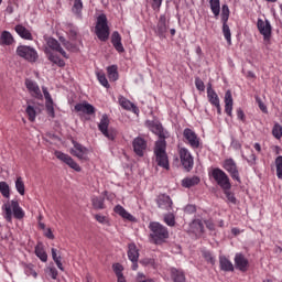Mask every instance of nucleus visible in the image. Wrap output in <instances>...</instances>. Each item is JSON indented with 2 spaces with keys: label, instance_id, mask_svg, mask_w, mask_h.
Returning a JSON list of instances; mask_svg holds the SVG:
<instances>
[{
  "label": "nucleus",
  "instance_id": "1",
  "mask_svg": "<svg viewBox=\"0 0 282 282\" xmlns=\"http://www.w3.org/2000/svg\"><path fill=\"white\" fill-rule=\"evenodd\" d=\"M2 213L6 221L12 224V215L14 219H23L25 217V210L19 205V200H10L2 205Z\"/></svg>",
  "mask_w": 282,
  "mask_h": 282
},
{
  "label": "nucleus",
  "instance_id": "2",
  "mask_svg": "<svg viewBox=\"0 0 282 282\" xmlns=\"http://www.w3.org/2000/svg\"><path fill=\"white\" fill-rule=\"evenodd\" d=\"M154 155L158 166L169 171V155L166 154V140H158L154 145Z\"/></svg>",
  "mask_w": 282,
  "mask_h": 282
},
{
  "label": "nucleus",
  "instance_id": "3",
  "mask_svg": "<svg viewBox=\"0 0 282 282\" xmlns=\"http://www.w3.org/2000/svg\"><path fill=\"white\" fill-rule=\"evenodd\" d=\"M151 234L150 237L154 243H164L165 239H169V229L160 223H151L149 226Z\"/></svg>",
  "mask_w": 282,
  "mask_h": 282
},
{
  "label": "nucleus",
  "instance_id": "4",
  "mask_svg": "<svg viewBox=\"0 0 282 282\" xmlns=\"http://www.w3.org/2000/svg\"><path fill=\"white\" fill-rule=\"evenodd\" d=\"M95 34L99 39V41L105 42L109 40V24L107 21V15L105 13H101L97 18Z\"/></svg>",
  "mask_w": 282,
  "mask_h": 282
},
{
  "label": "nucleus",
  "instance_id": "5",
  "mask_svg": "<svg viewBox=\"0 0 282 282\" xmlns=\"http://www.w3.org/2000/svg\"><path fill=\"white\" fill-rule=\"evenodd\" d=\"M17 56L28 61V63H36L39 61V52L36 48L28 45H19L15 50Z\"/></svg>",
  "mask_w": 282,
  "mask_h": 282
},
{
  "label": "nucleus",
  "instance_id": "6",
  "mask_svg": "<svg viewBox=\"0 0 282 282\" xmlns=\"http://www.w3.org/2000/svg\"><path fill=\"white\" fill-rule=\"evenodd\" d=\"M210 175L223 191H230V188H232L230 177H228V174H226L224 170L219 167L213 169Z\"/></svg>",
  "mask_w": 282,
  "mask_h": 282
},
{
  "label": "nucleus",
  "instance_id": "7",
  "mask_svg": "<svg viewBox=\"0 0 282 282\" xmlns=\"http://www.w3.org/2000/svg\"><path fill=\"white\" fill-rule=\"evenodd\" d=\"M258 32L263 36L264 45H271L272 43V24L270 20L258 19L257 22Z\"/></svg>",
  "mask_w": 282,
  "mask_h": 282
},
{
  "label": "nucleus",
  "instance_id": "8",
  "mask_svg": "<svg viewBox=\"0 0 282 282\" xmlns=\"http://www.w3.org/2000/svg\"><path fill=\"white\" fill-rule=\"evenodd\" d=\"M220 17L224 37L228 45H232V33L230 32V26L228 25V20L230 19V9L228 8V4L223 6Z\"/></svg>",
  "mask_w": 282,
  "mask_h": 282
},
{
  "label": "nucleus",
  "instance_id": "9",
  "mask_svg": "<svg viewBox=\"0 0 282 282\" xmlns=\"http://www.w3.org/2000/svg\"><path fill=\"white\" fill-rule=\"evenodd\" d=\"M178 158L183 169L187 173H191V171H193V166H195V159L193 158L191 150H188V148H178Z\"/></svg>",
  "mask_w": 282,
  "mask_h": 282
},
{
  "label": "nucleus",
  "instance_id": "10",
  "mask_svg": "<svg viewBox=\"0 0 282 282\" xmlns=\"http://www.w3.org/2000/svg\"><path fill=\"white\" fill-rule=\"evenodd\" d=\"M145 127L149 129V131L153 132L154 135H159V140H166L171 138V133H169V131L165 130L162 123L159 121L147 120Z\"/></svg>",
  "mask_w": 282,
  "mask_h": 282
},
{
  "label": "nucleus",
  "instance_id": "11",
  "mask_svg": "<svg viewBox=\"0 0 282 282\" xmlns=\"http://www.w3.org/2000/svg\"><path fill=\"white\" fill-rule=\"evenodd\" d=\"M223 169L229 173L231 180L235 182H238V184H241V176L239 174V166H237V162L234 161V159H226L223 162Z\"/></svg>",
  "mask_w": 282,
  "mask_h": 282
},
{
  "label": "nucleus",
  "instance_id": "12",
  "mask_svg": "<svg viewBox=\"0 0 282 282\" xmlns=\"http://www.w3.org/2000/svg\"><path fill=\"white\" fill-rule=\"evenodd\" d=\"M183 137L186 140V144L191 147L194 151L202 149V139L193 131L191 128H185L183 131Z\"/></svg>",
  "mask_w": 282,
  "mask_h": 282
},
{
  "label": "nucleus",
  "instance_id": "13",
  "mask_svg": "<svg viewBox=\"0 0 282 282\" xmlns=\"http://www.w3.org/2000/svg\"><path fill=\"white\" fill-rule=\"evenodd\" d=\"M98 129L105 138H108L111 141L116 140V130H109V116L102 115L100 122L98 123Z\"/></svg>",
  "mask_w": 282,
  "mask_h": 282
},
{
  "label": "nucleus",
  "instance_id": "14",
  "mask_svg": "<svg viewBox=\"0 0 282 282\" xmlns=\"http://www.w3.org/2000/svg\"><path fill=\"white\" fill-rule=\"evenodd\" d=\"M54 155L55 158H57V160H59L61 162H64V164H67L69 169H73L77 173H80L82 171L80 165H78V163H76V161H74V159L69 156V154L63 153L62 151L57 150L54 152Z\"/></svg>",
  "mask_w": 282,
  "mask_h": 282
},
{
  "label": "nucleus",
  "instance_id": "15",
  "mask_svg": "<svg viewBox=\"0 0 282 282\" xmlns=\"http://www.w3.org/2000/svg\"><path fill=\"white\" fill-rule=\"evenodd\" d=\"M47 47L45 50H50L51 52H58L64 58H69V55H67V52L63 50V46H61V43L57 42L54 37H48L46 40Z\"/></svg>",
  "mask_w": 282,
  "mask_h": 282
},
{
  "label": "nucleus",
  "instance_id": "16",
  "mask_svg": "<svg viewBox=\"0 0 282 282\" xmlns=\"http://www.w3.org/2000/svg\"><path fill=\"white\" fill-rule=\"evenodd\" d=\"M74 148L70 150V154L75 158H78V160H87V154L89 153V150L85 148V145L73 141Z\"/></svg>",
  "mask_w": 282,
  "mask_h": 282
},
{
  "label": "nucleus",
  "instance_id": "17",
  "mask_svg": "<svg viewBox=\"0 0 282 282\" xmlns=\"http://www.w3.org/2000/svg\"><path fill=\"white\" fill-rule=\"evenodd\" d=\"M156 205H158V208H161V210H172L173 199H171V196L166 194H160L156 197Z\"/></svg>",
  "mask_w": 282,
  "mask_h": 282
},
{
  "label": "nucleus",
  "instance_id": "18",
  "mask_svg": "<svg viewBox=\"0 0 282 282\" xmlns=\"http://www.w3.org/2000/svg\"><path fill=\"white\" fill-rule=\"evenodd\" d=\"M25 87L33 98H36L37 100H43V94L41 93V88L39 87V84H36V82H33L32 79H26Z\"/></svg>",
  "mask_w": 282,
  "mask_h": 282
},
{
  "label": "nucleus",
  "instance_id": "19",
  "mask_svg": "<svg viewBox=\"0 0 282 282\" xmlns=\"http://www.w3.org/2000/svg\"><path fill=\"white\" fill-rule=\"evenodd\" d=\"M132 147L135 155L143 158L144 151H147V140L142 139V137H137L132 142Z\"/></svg>",
  "mask_w": 282,
  "mask_h": 282
},
{
  "label": "nucleus",
  "instance_id": "20",
  "mask_svg": "<svg viewBox=\"0 0 282 282\" xmlns=\"http://www.w3.org/2000/svg\"><path fill=\"white\" fill-rule=\"evenodd\" d=\"M234 261L237 270L240 272H248L250 262L247 260L246 256L242 253H236Z\"/></svg>",
  "mask_w": 282,
  "mask_h": 282
},
{
  "label": "nucleus",
  "instance_id": "21",
  "mask_svg": "<svg viewBox=\"0 0 282 282\" xmlns=\"http://www.w3.org/2000/svg\"><path fill=\"white\" fill-rule=\"evenodd\" d=\"M44 54L46 55L47 61L53 63V65H57V67H65V59L61 58L57 54L52 52L50 48H45Z\"/></svg>",
  "mask_w": 282,
  "mask_h": 282
},
{
  "label": "nucleus",
  "instance_id": "22",
  "mask_svg": "<svg viewBox=\"0 0 282 282\" xmlns=\"http://www.w3.org/2000/svg\"><path fill=\"white\" fill-rule=\"evenodd\" d=\"M75 111H77V113H86V116H94L96 108L91 104L82 102L75 105Z\"/></svg>",
  "mask_w": 282,
  "mask_h": 282
},
{
  "label": "nucleus",
  "instance_id": "23",
  "mask_svg": "<svg viewBox=\"0 0 282 282\" xmlns=\"http://www.w3.org/2000/svg\"><path fill=\"white\" fill-rule=\"evenodd\" d=\"M111 44L119 54H122L124 52V46L122 45V36L118 31H115L112 33Z\"/></svg>",
  "mask_w": 282,
  "mask_h": 282
},
{
  "label": "nucleus",
  "instance_id": "24",
  "mask_svg": "<svg viewBox=\"0 0 282 282\" xmlns=\"http://www.w3.org/2000/svg\"><path fill=\"white\" fill-rule=\"evenodd\" d=\"M189 228L192 232H194V235H197L198 237H202V235L206 232V229L204 228V221H202V219H194L191 223Z\"/></svg>",
  "mask_w": 282,
  "mask_h": 282
},
{
  "label": "nucleus",
  "instance_id": "25",
  "mask_svg": "<svg viewBox=\"0 0 282 282\" xmlns=\"http://www.w3.org/2000/svg\"><path fill=\"white\" fill-rule=\"evenodd\" d=\"M219 265L223 272H235V265L226 256H219Z\"/></svg>",
  "mask_w": 282,
  "mask_h": 282
},
{
  "label": "nucleus",
  "instance_id": "26",
  "mask_svg": "<svg viewBox=\"0 0 282 282\" xmlns=\"http://www.w3.org/2000/svg\"><path fill=\"white\" fill-rule=\"evenodd\" d=\"M159 36H164L169 32V25H166V15H161L156 25Z\"/></svg>",
  "mask_w": 282,
  "mask_h": 282
},
{
  "label": "nucleus",
  "instance_id": "27",
  "mask_svg": "<svg viewBox=\"0 0 282 282\" xmlns=\"http://www.w3.org/2000/svg\"><path fill=\"white\" fill-rule=\"evenodd\" d=\"M128 259L130 261H138V259H140V251L138 250L135 243L128 245Z\"/></svg>",
  "mask_w": 282,
  "mask_h": 282
},
{
  "label": "nucleus",
  "instance_id": "28",
  "mask_svg": "<svg viewBox=\"0 0 282 282\" xmlns=\"http://www.w3.org/2000/svg\"><path fill=\"white\" fill-rule=\"evenodd\" d=\"M15 32L19 34V36H21V39H24L25 41H32V33L25 26L18 24L15 26Z\"/></svg>",
  "mask_w": 282,
  "mask_h": 282
},
{
  "label": "nucleus",
  "instance_id": "29",
  "mask_svg": "<svg viewBox=\"0 0 282 282\" xmlns=\"http://www.w3.org/2000/svg\"><path fill=\"white\" fill-rule=\"evenodd\" d=\"M171 278L174 282H186V275L184 274V271L176 268L171 269Z\"/></svg>",
  "mask_w": 282,
  "mask_h": 282
},
{
  "label": "nucleus",
  "instance_id": "30",
  "mask_svg": "<svg viewBox=\"0 0 282 282\" xmlns=\"http://www.w3.org/2000/svg\"><path fill=\"white\" fill-rule=\"evenodd\" d=\"M207 98H208V101L210 102V105H213V107L215 105L220 104L219 96L217 95L215 89H213V86H210V85L207 87Z\"/></svg>",
  "mask_w": 282,
  "mask_h": 282
},
{
  "label": "nucleus",
  "instance_id": "31",
  "mask_svg": "<svg viewBox=\"0 0 282 282\" xmlns=\"http://www.w3.org/2000/svg\"><path fill=\"white\" fill-rule=\"evenodd\" d=\"M35 256L42 261L43 263H47V252H45V248H43V243H37L35 246Z\"/></svg>",
  "mask_w": 282,
  "mask_h": 282
},
{
  "label": "nucleus",
  "instance_id": "32",
  "mask_svg": "<svg viewBox=\"0 0 282 282\" xmlns=\"http://www.w3.org/2000/svg\"><path fill=\"white\" fill-rule=\"evenodd\" d=\"M199 182H200L199 176L186 177V178H183L182 186L184 188H193V186H197Z\"/></svg>",
  "mask_w": 282,
  "mask_h": 282
},
{
  "label": "nucleus",
  "instance_id": "33",
  "mask_svg": "<svg viewBox=\"0 0 282 282\" xmlns=\"http://www.w3.org/2000/svg\"><path fill=\"white\" fill-rule=\"evenodd\" d=\"M14 43V36L10 31H3L0 35V45H12Z\"/></svg>",
  "mask_w": 282,
  "mask_h": 282
},
{
  "label": "nucleus",
  "instance_id": "34",
  "mask_svg": "<svg viewBox=\"0 0 282 282\" xmlns=\"http://www.w3.org/2000/svg\"><path fill=\"white\" fill-rule=\"evenodd\" d=\"M113 210L117 215L122 217V219H128V221H133V216L129 214V212H127V209H124V207H122L121 205H117L113 208Z\"/></svg>",
  "mask_w": 282,
  "mask_h": 282
},
{
  "label": "nucleus",
  "instance_id": "35",
  "mask_svg": "<svg viewBox=\"0 0 282 282\" xmlns=\"http://www.w3.org/2000/svg\"><path fill=\"white\" fill-rule=\"evenodd\" d=\"M208 2L214 17L217 19V17H219V13L221 12V3L219 2V0H208Z\"/></svg>",
  "mask_w": 282,
  "mask_h": 282
},
{
  "label": "nucleus",
  "instance_id": "36",
  "mask_svg": "<svg viewBox=\"0 0 282 282\" xmlns=\"http://www.w3.org/2000/svg\"><path fill=\"white\" fill-rule=\"evenodd\" d=\"M51 252H52V259L53 261L56 263L58 270H61L62 272L65 271V268L63 267V262L61 261V256H58V250L57 249H54L52 248L51 249Z\"/></svg>",
  "mask_w": 282,
  "mask_h": 282
},
{
  "label": "nucleus",
  "instance_id": "37",
  "mask_svg": "<svg viewBox=\"0 0 282 282\" xmlns=\"http://www.w3.org/2000/svg\"><path fill=\"white\" fill-rule=\"evenodd\" d=\"M107 74H108L109 80H111L112 83H116V80H118V66L116 65L108 66Z\"/></svg>",
  "mask_w": 282,
  "mask_h": 282
},
{
  "label": "nucleus",
  "instance_id": "38",
  "mask_svg": "<svg viewBox=\"0 0 282 282\" xmlns=\"http://www.w3.org/2000/svg\"><path fill=\"white\" fill-rule=\"evenodd\" d=\"M91 204L95 210H105V198L95 196L91 199Z\"/></svg>",
  "mask_w": 282,
  "mask_h": 282
},
{
  "label": "nucleus",
  "instance_id": "39",
  "mask_svg": "<svg viewBox=\"0 0 282 282\" xmlns=\"http://www.w3.org/2000/svg\"><path fill=\"white\" fill-rule=\"evenodd\" d=\"M72 12L76 14V17H83V0H74Z\"/></svg>",
  "mask_w": 282,
  "mask_h": 282
},
{
  "label": "nucleus",
  "instance_id": "40",
  "mask_svg": "<svg viewBox=\"0 0 282 282\" xmlns=\"http://www.w3.org/2000/svg\"><path fill=\"white\" fill-rule=\"evenodd\" d=\"M0 193L6 199H10V185L4 181L0 182Z\"/></svg>",
  "mask_w": 282,
  "mask_h": 282
},
{
  "label": "nucleus",
  "instance_id": "41",
  "mask_svg": "<svg viewBox=\"0 0 282 282\" xmlns=\"http://www.w3.org/2000/svg\"><path fill=\"white\" fill-rule=\"evenodd\" d=\"M119 104L121 105L122 109H126L127 111H131V109H137L135 105L124 97H121L119 99Z\"/></svg>",
  "mask_w": 282,
  "mask_h": 282
},
{
  "label": "nucleus",
  "instance_id": "42",
  "mask_svg": "<svg viewBox=\"0 0 282 282\" xmlns=\"http://www.w3.org/2000/svg\"><path fill=\"white\" fill-rule=\"evenodd\" d=\"M15 188L19 195H25V183L23 182V177L19 176L15 181Z\"/></svg>",
  "mask_w": 282,
  "mask_h": 282
},
{
  "label": "nucleus",
  "instance_id": "43",
  "mask_svg": "<svg viewBox=\"0 0 282 282\" xmlns=\"http://www.w3.org/2000/svg\"><path fill=\"white\" fill-rule=\"evenodd\" d=\"M272 135L275 140H281L282 138V124L275 123L272 129Z\"/></svg>",
  "mask_w": 282,
  "mask_h": 282
},
{
  "label": "nucleus",
  "instance_id": "44",
  "mask_svg": "<svg viewBox=\"0 0 282 282\" xmlns=\"http://www.w3.org/2000/svg\"><path fill=\"white\" fill-rule=\"evenodd\" d=\"M275 169L278 180H282V155H279L275 159Z\"/></svg>",
  "mask_w": 282,
  "mask_h": 282
},
{
  "label": "nucleus",
  "instance_id": "45",
  "mask_svg": "<svg viewBox=\"0 0 282 282\" xmlns=\"http://www.w3.org/2000/svg\"><path fill=\"white\" fill-rule=\"evenodd\" d=\"M25 112L30 122H34V120H36V109H34L33 106H28Z\"/></svg>",
  "mask_w": 282,
  "mask_h": 282
},
{
  "label": "nucleus",
  "instance_id": "46",
  "mask_svg": "<svg viewBox=\"0 0 282 282\" xmlns=\"http://www.w3.org/2000/svg\"><path fill=\"white\" fill-rule=\"evenodd\" d=\"M164 224H166V226H170L171 228H173V226H175V215L174 214H165L164 215Z\"/></svg>",
  "mask_w": 282,
  "mask_h": 282
},
{
  "label": "nucleus",
  "instance_id": "47",
  "mask_svg": "<svg viewBox=\"0 0 282 282\" xmlns=\"http://www.w3.org/2000/svg\"><path fill=\"white\" fill-rule=\"evenodd\" d=\"M46 113L50 118H56V112L54 111V101L45 102Z\"/></svg>",
  "mask_w": 282,
  "mask_h": 282
},
{
  "label": "nucleus",
  "instance_id": "48",
  "mask_svg": "<svg viewBox=\"0 0 282 282\" xmlns=\"http://www.w3.org/2000/svg\"><path fill=\"white\" fill-rule=\"evenodd\" d=\"M24 272H25L26 276H33L34 279H36V276H39V273H36V271L34 270V265H32V264H28L24 269Z\"/></svg>",
  "mask_w": 282,
  "mask_h": 282
},
{
  "label": "nucleus",
  "instance_id": "49",
  "mask_svg": "<svg viewBox=\"0 0 282 282\" xmlns=\"http://www.w3.org/2000/svg\"><path fill=\"white\" fill-rule=\"evenodd\" d=\"M97 78H98L100 85H102V87H106L108 89L109 80H107V76L105 75V73H98Z\"/></svg>",
  "mask_w": 282,
  "mask_h": 282
},
{
  "label": "nucleus",
  "instance_id": "50",
  "mask_svg": "<svg viewBox=\"0 0 282 282\" xmlns=\"http://www.w3.org/2000/svg\"><path fill=\"white\" fill-rule=\"evenodd\" d=\"M112 270H113L116 276H122L124 267H122V264H120V263H115V264H112Z\"/></svg>",
  "mask_w": 282,
  "mask_h": 282
},
{
  "label": "nucleus",
  "instance_id": "51",
  "mask_svg": "<svg viewBox=\"0 0 282 282\" xmlns=\"http://www.w3.org/2000/svg\"><path fill=\"white\" fill-rule=\"evenodd\" d=\"M203 257L205 261H207V263L215 265V257H213V253L210 251H203Z\"/></svg>",
  "mask_w": 282,
  "mask_h": 282
},
{
  "label": "nucleus",
  "instance_id": "52",
  "mask_svg": "<svg viewBox=\"0 0 282 282\" xmlns=\"http://www.w3.org/2000/svg\"><path fill=\"white\" fill-rule=\"evenodd\" d=\"M226 198L230 202V204H237V197H235V194L230 192V189H223Z\"/></svg>",
  "mask_w": 282,
  "mask_h": 282
},
{
  "label": "nucleus",
  "instance_id": "53",
  "mask_svg": "<svg viewBox=\"0 0 282 282\" xmlns=\"http://www.w3.org/2000/svg\"><path fill=\"white\" fill-rule=\"evenodd\" d=\"M140 263L142 265H151V268H155V259L153 258H144L140 260Z\"/></svg>",
  "mask_w": 282,
  "mask_h": 282
},
{
  "label": "nucleus",
  "instance_id": "54",
  "mask_svg": "<svg viewBox=\"0 0 282 282\" xmlns=\"http://www.w3.org/2000/svg\"><path fill=\"white\" fill-rule=\"evenodd\" d=\"M195 85H196V89H198V91H204V89H206V86L204 85V80H202V78H199V77L195 78Z\"/></svg>",
  "mask_w": 282,
  "mask_h": 282
},
{
  "label": "nucleus",
  "instance_id": "55",
  "mask_svg": "<svg viewBox=\"0 0 282 282\" xmlns=\"http://www.w3.org/2000/svg\"><path fill=\"white\" fill-rule=\"evenodd\" d=\"M225 105H234L232 91L230 90L225 93Z\"/></svg>",
  "mask_w": 282,
  "mask_h": 282
},
{
  "label": "nucleus",
  "instance_id": "56",
  "mask_svg": "<svg viewBox=\"0 0 282 282\" xmlns=\"http://www.w3.org/2000/svg\"><path fill=\"white\" fill-rule=\"evenodd\" d=\"M256 102H258V107L262 113H268V106H265V104H263L261 98H256Z\"/></svg>",
  "mask_w": 282,
  "mask_h": 282
},
{
  "label": "nucleus",
  "instance_id": "57",
  "mask_svg": "<svg viewBox=\"0 0 282 282\" xmlns=\"http://www.w3.org/2000/svg\"><path fill=\"white\" fill-rule=\"evenodd\" d=\"M95 219H96V221H98V224H109V218H107V216H102L100 214H96Z\"/></svg>",
  "mask_w": 282,
  "mask_h": 282
},
{
  "label": "nucleus",
  "instance_id": "58",
  "mask_svg": "<svg viewBox=\"0 0 282 282\" xmlns=\"http://www.w3.org/2000/svg\"><path fill=\"white\" fill-rule=\"evenodd\" d=\"M42 91L45 98V102H54V99H52V95H50L47 87H42Z\"/></svg>",
  "mask_w": 282,
  "mask_h": 282
},
{
  "label": "nucleus",
  "instance_id": "59",
  "mask_svg": "<svg viewBox=\"0 0 282 282\" xmlns=\"http://www.w3.org/2000/svg\"><path fill=\"white\" fill-rule=\"evenodd\" d=\"M207 230L215 231V223L212 219L204 220Z\"/></svg>",
  "mask_w": 282,
  "mask_h": 282
},
{
  "label": "nucleus",
  "instance_id": "60",
  "mask_svg": "<svg viewBox=\"0 0 282 282\" xmlns=\"http://www.w3.org/2000/svg\"><path fill=\"white\" fill-rule=\"evenodd\" d=\"M147 279V275H144V273H138L137 275V281L138 282H155L153 279H148V280H143Z\"/></svg>",
  "mask_w": 282,
  "mask_h": 282
},
{
  "label": "nucleus",
  "instance_id": "61",
  "mask_svg": "<svg viewBox=\"0 0 282 282\" xmlns=\"http://www.w3.org/2000/svg\"><path fill=\"white\" fill-rule=\"evenodd\" d=\"M237 118L238 120H241V122H246V113L241 108L237 109Z\"/></svg>",
  "mask_w": 282,
  "mask_h": 282
},
{
  "label": "nucleus",
  "instance_id": "62",
  "mask_svg": "<svg viewBox=\"0 0 282 282\" xmlns=\"http://www.w3.org/2000/svg\"><path fill=\"white\" fill-rule=\"evenodd\" d=\"M50 274H51V279H53L54 281L58 279V270H56V268L51 267Z\"/></svg>",
  "mask_w": 282,
  "mask_h": 282
},
{
  "label": "nucleus",
  "instance_id": "63",
  "mask_svg": "<svg viewBox=\"0 0 282 282\" xmlns=\"http://www.w3.org/2000/svg\"><path fill=\"white\" fill-rule=\"evenodd\" d=\"M232 105L234 104H225V113H227L229 118H232Z\"/></svg>",
  "mask_w": 282,
  "mask_h": 282
},
{
  "label": "nucleus",
  "instance_id": "64",
  "mask_svg": "<svg viewBox=\"0 0 282 282\" xmlns=\"http://www.w3.org/2000/svg\"><path fill=\"white\" fill-rule=\"evenodd\" d=\"M162 6V0H153L152 8L153 10H159Z\"/></svg>",
  "mask_w": 282,
  "mask_h": 282
}]
</instances>
